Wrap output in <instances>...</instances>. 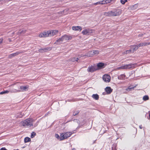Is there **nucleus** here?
<instances>
[{"label": "nucleus", "mask_w": 150, "mask_h": 150, "mask_svg": "<svg viewBox=\"0 0 150 150\" xmlns=\"http://www.w3.org/2000/svg\"><path fill=\"white\" fill-rule=\"evenodd\" d=\"M58 32V30H51L48 31H45L40 34L39 36L40 38L52 36L56 35Z\"/></svg>", "instance_id": "1"}, {"label": "nucleus", "mask_w": 150, "mask_h": 150, "mask_svg": "<svg viewBox=\"0 0 150 150\" xmlns=\"http://www.w3.org/2000/svg\"><path fill=\"white\" fill-rule=\"evenodd\" d=\"M121 11L120 10H117L115 11H110L104 13V15L107 16H118L121 13Z\"/></svg>", "instance_id": "2"}, {"label": "nucleus", "mask_w": 150, "mask_h": 150, "mask_svg": "<svg viewBox=\"0 0 150 150\" xmlns=\"http://www.w3.org/2000/svg\"><path fill=\"white\" fill-rule=\"evenodd\" d=\"M23 126L26 127H30L33 126V120L30 118L26 119L21 122Z\"/></svg>", "instance_id": "3"}, {"label": "nucleus", "mask_w": 150, "mask_h": 150, "mask_svg": "<svg viewBox=\"0 0 150 150\" xmlns=\"http://www.w3.org/2000/svg\"><path fill=\"white\" fill-rule=\"evenodd\" d=\"M72 38V37L69 35H65L62 36L61 38H59L57 39L56 42H56H59V43H61L62 42L65 41L67 40H70Z\"/></svg>", "instance_id": "4"}, {"label": "nucleus", "mask_w": 150, "mask_h": 150, "mask_svg": "<svg viewBox=\"0 0 150 150\" xmlns=\"http://www.w3.org/2000/svg\"><path fill=\"white\" fill-rule=\"evenodd\" d=\"M97 70L98 69L96 66L91 65L89 66L87 70L88 72H93Z\"/></svg>", "instance_id": "5"}, {"label": "nucleus", "mask_w": 150, "mask_h": 150, "mask_svg": "<svg viewBox=\"0 0 150 150\" xmlns=\"http://www.w3.org/2000/svg\"><path fill=\"white\" fill-rule=\"evenodd\" d=\"M29 88V86L26 85L25 86H20V88L21 90H16V91L15 92H20L21 91H28Z\"/></svg>", "instance_id": "6"}, {"label": "nucleus", "mask_w": 150, "mask_h": 150, "mask_svg": "<svg viewBox=\"0 0 150 150\" xmlns=\"http://www.w3.org/2000/svg\"><path fill=\"white\" fill-rule=\"evenodd\" d=\"M136 65V64H125L124 65V69H129L132 68H134Z\"/></svg>", "instance_id": "7"}, {"label": "nucleus", "mask_w": 150, "mask_h": 150, "mask_svg": "<svg viewBox=\"0 0 150 150\" xmlns=\"http://www.w3.org/2000/svg\"><path fill=\"white\" fill-rule=\"evenodd\" d=\"M110 77L108 74L104 75L103 76V79L106 82H109L110 81Z\"/></svg>", "instance_id": "8"}, {"label": "nucleus", "mask_w": 150, "mask_h": 150, "mask_svg": "<svg viewBox=\"0 0 150 150\" xmlns=\"http://www.w3.org/2000/svg\"><path fill=\"white\" fill-rule=\"evenodd\" d=\"M51 48L50 47H46L40 48L39 50V51L41 52H47L48 50H50Z\"/></svg>", "instance_id": "9"}, {"label": "nucleus", "mask_w": 150, "mask_h": 150, "mask_svg": "<svg viewBox=\"0 0 150 150\" xmlns=\"http://www.w3.org/2000/svg\"><path fill=\"white\" fill-rule=\"evenodd\" d=\"M105 90L107 94H109L112 92V89L110 87L107 86L105 88Z\"/></svg>", "instance_id": "10"}, {"label": "nucleus", "mask_w": 150, "mask_h": 150, "mask_svg": "<svg viewBox=\"0 0 150 150\" xmlns=\"http://www.w3.org/2000/svg\"><path fill=\"white\" fill-rule=\"evenodd\" d=\"M72 29L74 30L81 31L82 30V28L80 26H73Z\"/></svg>", "instance_id": "11"}, {"label": "nucleus", "mask_w": 150, "mask_h": 150, "mask_svg": "<svg viewBox=\"0 0 150 150\" xmlns=\"http://www.w3.org/2000/svg\"><path fill=\"white\" fill-rule=\"evenodd\" d=\"M104 64L103 63L99 62L97 64V68L98 69H101L104 68Z\"/></svg>", "instance_id": "12"}, {"label": "nucleus", "mask_w": 150, "mask_h": 150, "mask_svg": "<svg viewBox=\"0 0 150 150\" xmlns=\"http://www.w3.org/2000/svg\"><path fill=\"white\" fill-rule=\"evenodd\" d=\"M130 48L133 51V52L137 50L138 48L137 45H131L130 46Z\"/></svg>", "instance_id": "13"}, {"label": "nucleus", "mask_w": 150, "mask_h": 150, "mask_svg": "<svg viewBox=\"0 0 150 150\" xmlns=\"http://www.w3.org/2000/svg\"><path fill=\"white\" fill-rule=\"evenodd\" d=\"M90 31V30H85L82 31V33L83 35H89V33H91Z\"/></svg>", "instance_id": "14"}, {"label": "nucleus", "mask_w": 150, "mask_h": 150, "mask_svg": "<svg viewBox=\"0 0 150 150\" xmlns=\"http://www.w3.org/2000/svg\"><path fill=\"white\" fill-rule=\"evenodd\" d=\"M150 44V43H148L147 42H143L140 43L138 46V48L139 47L144 46L146 45H147Z\"/></svg>", "instance_id": "15"}, {"label": "nucleus", "mask_w": 150, "mask_h": 150, "mask_svg": "<svg viewBox=\"0 0 150 150\" xmlns=\"http://www.w3.org/2000/svg\"><path fill=\"white\" fill-rule=\"evenodd\" d=\"M92 97L95 100H97L99 98V96L97 94H95L92 95Z\"/></svg>", "instance_id": "16"}, {"label": "nucleus", "mask_w": 150, "mask_h": 150, "mask_svg": "<svg viewBox=\"0 0 150 150\" xmlns=\"http://www.w3.org/2000/svg\"><path fill=\"white\" fill-rule=\"evenodd\" d=\"M72 134L71 132H68L65 133V139L69 137Z\"/></svg>", "instance_id": "17"}, {"label": "nucleus", "mask_w": 150, "mask_h": 150, "mask_svg": "<svg viewBox=\"0 0 150 150\" xmlns=\"http://www.w3.org/2000/svg\"><path fill=\"white\" fill-rule=\"evenodd\" d=\"M126 76L124 74H121L118 76V79L119 80H124L125 79Z\"/></svg>", "instance_id": "18"}, {"label": "nucleus", "mask_w": 150, "mask_h": 150, "mask_svg": "<svg viewBox=\"0 0 150 150\" xmlns=\"http://www.w3.org/2000/svg\"><path fill=\"white\" fill-rule=\"evenodd\" d=\"M65 133H62L61 134L60 136L61 137L60 138V140H62L65 139Z\"/></svg>", "instance_id": "19"}, {"label": "nucleus", "mask_w": 150, "mask_h": 150, "mask_svg": "<svg viewBox=\"0 0 150 150\" xmlns=\"http://www.w3.org/2000/svg\"><path fill=\"white\" fill-rule=\"evenodd\" d=\"M19 54L18 52H16L15 53L12 54L10 55H9V58H11L12 57H13L17 55H18Z\"/></svg>", "instance_id": "20"}, {"label": "nucleus", "mask_w": 150, "mask_h": 150, "mask_svg": "<svg viewBox=\"0 0 150 150\" xmlns=\"http://www.w3.org/2000/svg\"><path fill=\"white\" fill-rule=\"evenodd\" d=\"M23 117V115L21 112H19L16 115V117L17 118H21Z\"/></svg>", "instance_id": "21"}, {"label": "nucleus", "mask_w": 150, "mask_h": 150, "mask_svg": "<svg viewBox=\"0 0 150 150\" xmlns=\"http://www.w3.org/2000/svg\"><path fill=\"white\" fill-rule=\"evenodd\" d=\"M31 139L30 138L28 137H26L24 139V142L25 143H26V142H29L30 141Z\"/></svg>", "instance_id": "22"}, {"label": "nucleus", "mask_w": 150, "mask_h": 150, "mask_svg": "<svg viewBox=\"0 0 150 150\" xmlns=\"http://www.w3.org/2000/svg\"><path fill=\"white\" fill-rule=\"evenodd\" d=\"M79 112V110H75L73 111V116H76L78 114Z\"/></svg>", "instance_id": "23"}, {"label": "nucleus", "mask_w": 150, "mask_h": 150, "mask_svg": "<svg viewBox=\"0 0 150 150\" xmlns=\"http://www.w3.org/2000/svg\"><path fill=\"white\" fill-rule=\"evenodd\" d=\"M142 99L144 101H146L149 99V97L147 95H145L143 97Z\"/></svg>", "instance_id": "24"}, {"label": "nucleus", "mask_w": 150, "mask_h": 150, "mask_svg": "<svg viewBox=\"0 0 150 150\" xmlns=\"http://www.w3.org/2000/svg\"><path fill=\"white\" fill-rule=\"evenodd\" d=\"M102 1L103 3V4L110 3L111 2L110 0H103Z\"/></svg>", "instance_id": "25"}, {"label": "nucleus", "mask_w": 150, "mask_h": 150, "mask_svg": "<svg viewBox=\"0 0 150 150\" xmlns=\"http://www.w3.org/2000/svg\"><path fill=\"white\" fill-rule=\"evenodd\" d=\"M93 52L92 51H89L88 53V56L89 57H91L93 55Z\"/></svg>", "instance_id": "26"}, {"label": "nucleus", "mask_w": 150, "mask_h": 150, "mask_svg": "<svg viewBox=\"0 0 150 150\" xmlns=\"http://www.w3.org/2000/svg\"><path fill=\"white\" fill-rule=\"evenodd\" d=\"M116 144H113L112 145V150H116Z\"/></svg>", "instance_id": "27"}, {"label": "nucleus", "mask_w": 150, "mask_h": 150, "mask_svg": "<svg viewBox=\"0 0 150 150\" xmlns=\"http://www.w3.org/2000/svg\"><path fill=\"white\" fill-rule=\"evenodd\" d=\"M78 59H79L78 58H75L74 57L71 59V61L73 62H74L75 61H76V62H77Z\"/></svg>", "instance_id": "28"}, {"label": "nucleus", "mask_w": 150, "mask_h": 150, "mask_svg": "<svg viewBox=\"0 0 150 150\" xmlns=\"http://www.w3.org/2000/svg\"><path fill=\"white\" fill-rule=\"evenodd\" d=\"M95 5H97L98 4H103V3L102 1L97 2L94 4Z\"/></svg>", "instance_id": "29"}, {"label": "nucleus", "mask_w": 150, "mask_h": 150, "mask_svg": "<svg viewBox=\"0 0 150 150\" xmlns=\"http://www.w3.org/2000/svg\"><path fill=\"white\" fill-rule=\"evenodd\" d=\"M93 54H98L99 53V51L98 50H94L93 51Z\"/></svg>", "instance_id": "30"}, {"label": "nucleus", "mask_w": 150, "mask_h": 150, "mask_svg": "<svg viewBox=\"0 0 150 150\" xmlns=\"http://www.w3.org/2000/svg\"><path fill=\"white\" fill-rule=\"evenodd\" d=\"M36 135V134L35 132H32L31 133L30 137L31 138H33V137H35V136Z\"/></svg>", "instance_id": "31"}, {"label": "nucleus", "mask_w": 150, "mask_h": 150, "mask_svg": "<svg viewBox=\"0 0 150 150\" xmlns=\"http://www.w3.org/2000/svg\"><path fill=\"white\" fill-rule=\"evenodd\" d=\"M138 5L137 4H135L132 7V9L134 10L136 9L137 8Z\"/></svg>", "instance_id": "32"}, {"label": "nucleus", "mask_w": 150, "mask_h": 150, "mask_svg": "<svg viewBox=\"0 0 150 150\" xmlns=\"http://www.w3.org/2000/svg\"><path fill=\"white\" fill-rule=\"evenodd\" d=\"M9 91L7 90L1 92L0 93V94H3L5 93H8Z\"/></svg>", "instance_id": "33"}, {"label": "nucleus", "mask_w": 150, "mask_h": 150, "mask_svg": "<svg viewBox=\"0 0 150 150\" xmlns=\"http://www.w3.org/2000/svg\"><path fill=\"white\" fill-rule=\"evenodd\" d=\"M127 1V0H121L120 2L122 4H124Z\"/></svg>", "instance_id": "34"}, {"label": "nucleus", "mask_w": 150, "mask_h": 150, "mask_svg": "<svg viewBox=\"0 0 150 150\" xmlns=\"http://www.w3.org/2000/svg\"><path fill=\"white\" fill-rule=\"evenodd\" d=\"M124 69V65L117 68V70Z\"/></svg>", "instance_id": "35"}, {"label": "nucleus", "mask_w": 150, "mask_h": 150, "mask_svg": "<svg viewBox=\"0 0 150 150\" xmlns=\"http://www.w3.org/2000/svg\"><path fill=\"white\" fill-rule=\"evenodd\" d=\"M25 30H20L18 32V33H25Z\"/></svg>", "instance_id": "36"}, {"label": "nucleus", "mask_w": 150, "mask_h": 150, "mask_svg": "<svg viewBox=\"0 0 150 150\" xmlns=\"http://www.w3.org/2000/svg\"><path fill=\"white\" fill-rule=\"evenodd\" d=\"M132 51V50L131 49L129 50H126V52L125 53L126 54H128V53H129Z\"/></svg>", "instance_id": "37"}, {"label": "nucleus", "mask_w": 150, "mask_h": 150, "mask_svg": "<svg viewBox=\"0 0 150 150\" xmlns=\"http://www.w3.org/2000/svg\"><path fill=\"white\" fill-rule=\"evenodd\" d=\"M55 137L58 139H59L60 138L59 135L57 134H55Z\"/></svg>", "instance_id": "38"}, {"label": "nucleus", "mask_w": 150, "mask_h": 150, "mask_svg": "<svg viewBox=\"0 0 150 150\" xmlns=\"http://www.w3.org/2000/svg\"><path fill=\"white\" fill-rule=\"evenodd\" d=\"M0 150H7L6 148L5 147H2L0 149Z\"/></svg>", "instance_id": "39"}, {"label": "nucleus", "mask_w": 150, "mask_h": 150, "mask_svg": "<svg viewBox=\"0 0 150 150\" xmlns=\"http://www.w3.org/2000/svg\"><path fill=\"white\" fill-rule=\"evenodd\" d=\"M134 87H131V86H129L128 87V89L129 90L132 89H133Z\"/></svg>", "instance_id": "40"}, {"label": "nucleus", "mask_w": 150, "mask_h": 150, "mask_svg": "<svg viewBox=\"0 0 150 150\" xmlns=\"http://www.w3.org/2000/svg\"><path fill=\"white\" fill-rule=\"evenodd\" d=\"M144 34H139L138 35L139 37H142L143 36Z\"/></svg>", "instance_id": "41"}, {"label": "nucleus", "mask_w": 150, "mask_h": 150, "mask_svg": "<svg viewBox=\"0 0 150 150\" xmlns=\"http://www.w3.org/2000/svg\"><path fill=\"white\" fill-rule=\"evenodd\" d=\"M3 41V39L2 38L0 39V44H1Z\"/></svg>", "instance_id": "42"}, {"label": "nucleus", "mask_w": 150, "mask_h": 150, "mask_svg": "<svg viewBox=\"0 0 150 150\" xmlns=\"http://www.w3.org/2000/svg\"><path fill=\"white\" fill-rule=\"evenodd\" d=\"M139 128L141 129H142V125H140L139 126Z\"/></svg>", "instance_id": "43"}, {"label": "nucleus", "mask_w": 150, "mask_h": 150, "mask_svg": "<svg viewBox=\"0 0 150 150\" xmlns=\"http://www.w3.org/2000/svg\"><path fill=\"white\" fill-rule=\"evenodd\" d=\"M148 113L149 114V118L150 119V111H149L148 112Z\"/></svg>", "instance_id": "44"}, {"label": "nucleus", "mask_w": 150, "mask_h": 150, "mask_svg": "<svg viewBox=\"0 0 150 150\" xmlns=\"http://www.w3.org/2000/svg\"><path fill=\"white\" fill-rule=\"evenodd\" d=\"M74 121L75 122L76 121H78V120H76V119H74Z\"/></svg>", "instance_id": "45"}, {"label": "nucleus", "mask_w": 150, "mask_h": 150, "mask_svg": "<svg viewBox=\"0 0 150 150\" xmlns=\"http://www.w3.org/2000/svg\"><path fill=\"white\" fill-rule=\"evenodd\" d=\"M13 150H19V149H17L16 150V149H13Z\"/></svg>", "instance_id": "46"}, {"label": "nucleus", "mask_w": 150, "mask_h": 150, "mask_svg": "<svg viewBox=\"0 0 150 150\" xmlns=\"http://www.w3.org/2000/svg\"><path fill=\"white\" fill-rule=\"evenodd\" d=\"M49 113V112H48L47 113H47Z\"/></svg>", "instance_id": "47"}, {"label": "nucleus", "mask_w": 150, "mask_h": 150, "mask_svg": "<svg viewBox=\"0 0 150 150\" xmlns=\"http://www.w3.org/2000/svg\"><path fill=\"white\" fill-rule=\"evenodd\" d=\"M24 147H22V148H24Z\"/></svg>", "instance_id": "48"}, {"label": "nucleus", "mask_w": 150, "mask_h": 150, "mask_svg": "<svg viewBox=\"0 0 150 150\" xmlns=\"http://www.w3.org/2000/svg\"><path fill=\"white\" fill-rule=\"evenodd\" d=\"M72 150H74V149H72Z\"/></svg>", "instance_id": "49"}]
</instances>
